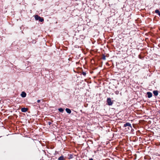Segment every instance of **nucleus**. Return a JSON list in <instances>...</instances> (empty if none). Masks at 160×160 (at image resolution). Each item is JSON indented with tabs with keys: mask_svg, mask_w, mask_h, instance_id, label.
<instances>
[{
	"mask_svg": "<svg viewBox=\"0 0 160 160\" xmlns=\"http://www.w3.org/2000/svg\"><path fill=\"white\" fill-rule=\"evenodd\" d=\"M34 17L36 20H39L40 22H42L44 21V19L43 18H41L38 15H35Z\"/></svg>",
	"mask_w": 160,
	"mask_h": 160,
	"instance_id": "f257e3e1",
	"label": "nucleus"
},
{
	"mask_svg": "<svg viewBox=\"0 0 160 160\" xmlns=\"http://www.w3.org/2000/svg\"><path fill=\"white\" fill-rule=\"evenodd\" d=\"M127 126H129L131 128H132V127L131 126V125L129 122H127L124 125L123 127H126Z\"/></svg>",
	"mask_w": 160,
	"mask_h": 160,
	"instance_id": "f03ea898",
	"label": "nucleus"
},
{
	"mask_svg": "<svg viewBox=\"0 0 160 160\" xmlns=\"http://www.w3.org/2000/svg\"><path fill=\"white\" fill-rule=\"evenodd\" d=\"M147 94L148 95V97L149 98H151L152 96V94L151 92H147Z\"/></svg>",
	"mask_w": 160,
	"mask_h": 160,
	"instance_id": "7ed1b4c3",
	"label": "nucleus"
},
{
	"mask_svg": "<svg viewBox=\"0 0 160 160\" xmlns=\"http://www.w3.org/2000/svg\"><path fill=\"white\" fill-rule=\"evenodd\" d=\"M21 95L22 98H25L26 97V94L25 92H22Z\"/></svg>",
	"mask_w": 160,
	"mask_h": 160,
	"instance_id": "20e7f679",
	"label": "nucleus"
},
{
	"mask_svg": "<svg viewBox=\"0 0 160 160\" xmlns=\"http://www.w3.org/2000/svg\"><path fill=\"white\" fill-rule=\"evenodd\" d=\"M153 93L155 96H157L158 95V91L157 90L153 91Z\"/></svg>",
	"mask_w": 160,
	"mask_h": 160,
	"instance_id": "39448f33",
	"label": "nucleus"
},
{
	"mask_svg": "<svg viewBox=\"0 0 160 160\" xmlns=\"http://www.w3.org/2000/svg\"><path fill=\"white\" fill-rule=\"evenodd\" d=\"M28 110V108H21V111L22 112H25Z\"/></svg>",
	"mask_w": 160,
	"mask_h": 160,
	"instance_id": "423d86ee",
	"label": "nucleus"
},
{
	"mask_svg": "<svg viewBox=\"0 0 160 160\" xmlns=\"http://www.w3.org/2000/svg\"><path fill=\"white\" fill-rule=\"evenodd\" d=\"M66 111L69 114H70L71 112L70 109L68 108H67L66 109Z\"/></svg>",
	"mask_w": 160,
	"mask_h": 160,
	"instance_id": "0eeeda50",
	"label": "nucleus"
},
{
	"mask_svg": "<svg viewBox=\"0 0 160 160\" xmlns=\"http://www.w3.org/2000/svg\"><path fill=\"white\" fill-rule=\"evenodd\" d=\"M58 160H65L63 156H61L58 158Z\"/></svg>",
	"mask_w": 160,
	"mask_h": 160,
	"instance_id": "6e6552de",
	"label": "nucleus"
},
{
	"mask_svg": "<svg viewBox=\"0 0 160 160\" xmlns=\"http://www.w3.org/2000/svg\"><path fill=\"white\" fill-rule=\"evenodd\" d=\"M155 12L156 13H158L159 16H160V12L157 9L155 11Z\"/></svg>",
	"mask_w": 160,
	"mask_h": 160,
	"instance_id": "1a4fd4ad",
	"label": "nucleus"
},
{
	"mask_svg": "<svg viewBox=\"0 0 160 160\" xmlns=\"http://www.w3.org/2000/svg\"><path fill=\"white\" fill-rule=\"evenodd\" d=\"M107 102L108 103V105H110V98H108Z\"/></svg>",
	"mask_w": 160,
	"mask_h": 160,
	"instance_id": "9d476101",
	"label": "nucleus"
},
{
	"mask_svg": "<svg viewBox=\"0 0 160 160\" xmlns=\"http://www.w3.org/2000/svg\"><path fill=\"white\" fill-rule=\"evenodd\" d=\"M73 158V155L72 154H70L68 155V158L69 159H70L71 158Z\"/></svg>",
	"mask_w": 160,
	"mask_h": 160,
	"instance_id": "9b49d317",
	"label": "nucleus"
},
{
	"mask_svg": "<svg viewBox=\"0 0 160 160\" xmlns=\"http://www.w3.org/2000/svg\"><path fill=\"white\" fill-rule=\"evenodd\" d=\"M58 111L60 112H62L63 111V109L62 108H60L58 109Z\"/></svg>",
	"mask_w": 160,
	"mask_h": 160,
	"instance_id": "f8f14e48",
	"label": "nucleus"
},
{
	"mask_svg": "<svg viewBox=\"0 0 160 160\" xmlns=\"http://www.w3.org/2000/svg\"><path fill=\"white\" fill-rule=\"evenodd\" d=\"M82 74L84 76H85L86 75V73L84 72H82Z\"/></svg>",
	"mask_w": 160,
	"mask_h": 160,
	"instance_id": "ddd939ff",
	"label": "nucleus"
},
{
	"mask_svg": "<svg viewBox=\"0 0 160 160\" xmlns=\"http://www.w3.org/2000/svg\"><path fill=\"white\" fill-rule=\"evenodd\" d=\"M51 122H48V124L50 125L51 124Z\"/></svg>",
	"mask_w": 160,
	"mask_h": 160,
	"instance_id": "4468645a",
	"label": "nucleus"
},
{
	"mask_svg": "<svg viewBox=\"0 0 160 160\" xmlns=\"http://www.w3.org/2000/svg\"><path fill=\"white\" fill-rule=\"evenodd\" d=\"M102 58L104 60H105V56H104L103 58Z\"/></svg>",
	"mask_w": 160,
	"mask_h": 160,
	"instance_id": "2eb2a0df",
	"label": "nucleus"
},
{
	"mask_svg": "<svg viewBox=\"0 0 160 160\" xmlns=\"http://www.w3.org/2000/svg\"><path fill=\"white\" fill-rule=\"evenodd\" d=\"M40 102V100H38V101H37V102H38V103L39 102Z\"/></svg>",
	"mask_w": 160,
	"mask_h": 160,
	"instance_id": "dca6fc26",
	"label": "nucleus"
},
{
	"mask_svg": "<svg viewBox=\"0 0 160 160\" xmlns=\"http://www.w3.org/2000/svg\"><path fill=\"white\" fill-rule=\"evenodd\" d=\"M89 160H93V159L92 158H91V159H89Z\"/></svg>",
	"mask_w": 160,
	"mask_h": 160,
	"instance_id": "f3484780",
	"label": "nucleus"
},
{
	"mask_svg": "<svg viewBox=\"0 0 160 160\" xmlns=\"http://www.w3.org/2000/svg\"><path fill=\"white\" fill-rule=\"evenodd\" d=\"M112 104V103L111 102V104H110V105H111Z\"/></svg>",
	"mask_w": 160,
	"mask_h": 160,
	"instance_id": "a211bd4d",
	"label": "nucleus"
},
{
	"mask_svg": "<svg viewBox=\"0 0 160 160\" xmlns=\"http://www.w3.org/2000/svg\"><path fill=\"white\" fill-rule=\"evenodd\" d=\"M159 113H160V110L159 111Z\"/></svg>",
	"mask_w": 160,
	"mask_h": 160,
	"instance_id": "6ab92c4d",
	"label": "nucleus"
},
{
	"mask_svg": "<svg viewBox=\"0 0 160 160\" xmlns=\"http://www.w3.org/2000/svg\"><path fill=\"white\" fill-rule=\"evenodd\" d=\"M44 160L43 159H42V160Z\"/></svg>",
	"mask_w": 160,
	"mask_h": 160,
	"instance_id": "aec40b11",
	"label": "nucleus"
}]
</instances>
